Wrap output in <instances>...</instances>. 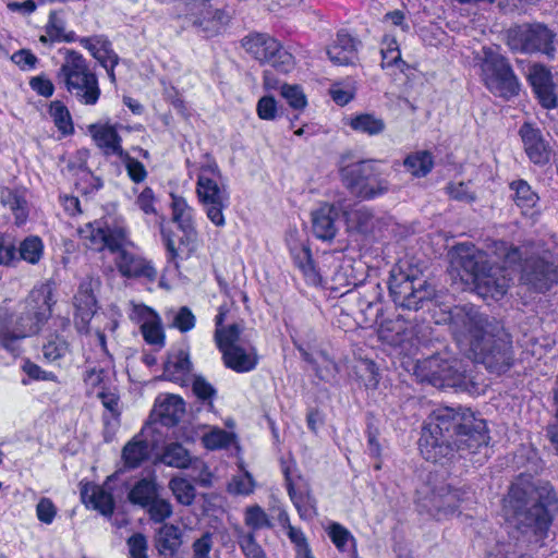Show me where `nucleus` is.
I'll list each match as a JSON object with an SVG mask.
<instances>
[{
  "mask_svg": "<svg viewBox=\"0 0 558 558\" xmlns=\"http://www.w3.org/2000/svg\"><path fill=\"white\" fill-rule=\"evenodd\" d=\"M489 436L486 422L469 409H435L427 417L418 440L422 457L432 462L481 453L487 450Z\"/></svg>",
  "mask_w": 558,
  "mask_h": 558,
  "instance_id": "1",
  "label": "nucleus"
},
{
  "mask_svg": "<svg viewBox=\"0 0 558 558\" xmlns=\"http://www.w3.org/2000/svg\"><path fill=\"white\" fill-rule=\"evenodd\" d=\"M446 320L459 347L492 373H505L513 363L511 337L496 320H490L472 304L449 308Z\"/></svg>",
  "mask_w": 558,
  "mask_h": 558,
  "instance_id": "2",
  "label": "nucleus"
},
{
  "mask_svg": "<svg viewBox=\"0 0 558 558\" xmlns=\"http://www.w3.org/2000/svg\"><path fill=\"white\" fill-rule=\"evenodd\" d=\"M506 508L511 513L518 542L532 547L544 546L558 511V499L551 485L520 475L510 487Z\"/></svg>",
  "mask_w": 558,
  "mask_h": 558,
  "instance_id": "3",
  "label": "nucleus"
},
{
  "mask_svg": "<svg viewBox=\"0 0 558 558\" xmlns=\"http://www.w3.org/2000/svg\"><path fill=\"white\" fill-rule=\"evenodd\" d=\"M492 252L497 260H492L488 253L477 250L474 245L459 244L456 246L453 266L466 283L472 282L478 295L484 299H501L512 281L511 266L521 259V252L507 242L493 244Z\"/></svg>",
  "mask_w": 558,
  "mask_h": 558,
  "instance_id": "4",
  "label": "nucleus"
},
{
  "mask_svg": "<svg viewBox=\"0 0 558 558\" xmlns=\"http://www.w3.org/2000/svg\"><path fill=\"white\" fill-rule=\"evenodd\" d=\"M83 244L94 251L114 254V265L124 278L154 282L157 270L151 262L135 252L129 229L122 219L107 218L86 223L78 229Z\"/></svg>",
  "mask_w": 558,
  "mask_h": 558,
  "instance_id": "5",
  "label": "nucleus"
},
{
  "mask_svg": "<svg viewBox=\"0 0 558 558\" xmlns=\"http://www.w3.org/2000/svg\"><path fill=\"white\" fill-rule=\"evenodd\" d=\"M53 289L50 283L33 288L23 302V311L11 314L0 310V348L11 354L20 353V341L35 335L50 318L52 313Z\"/></svg>",
  "mask_w": 558,
  "mask_h": 558,
  "instance_id": "6",
  "label": "nucleus"
},
{
  "mask_svg": "<svg viewBox=\"0 0 558 558\" xmlns=\"http://www.w3.org/2000/svg\"><path fill=\"white\" fill-rule=\"evenodd\" d=\"M471 362L440 352L416 362L414 374L422 383L436 388H454L470 395H480L483 389L473 374Z\"/></svg>",
  "mask_w": 558,
  "mask_h": 558,
  "instance_id": "7",
  "label": "nucleus"
},
{
  "mask_svg": "<svg viewBox=\"0 0 558 558\" xmlns=\"http://www.w3.org/2000/svg\"><path fill=\"white\" fill-rule=\"evenodd\" d=\"M58 77L78 104L95 106L98 102L101 95L98 76L82 53L66 49Z\"/></svg>",
  "mask_w": 558,
  "mask_h": 558,
  "instance_id": "8",
  "label": "nucleus"
},
{
  "mask_svg": "<svg viewBox=\"0 0 558 558\" xmlns=\"http://www.w3.org/2000/svg\"><path fill=\"white\" fill-rule=\"evenodd\" d=\"M196 195L210 222L218 228L225 227L223 211L229 207L230 194L216 161L208 159L201 165Z\"/></svg>",
  "mask_w": 558,
  "mask_h": 558,
  "instance_id": "9",
  "label": "nucleus"
},
{
  "mask_svg": "<svg viewBox=\"0 0 558 558\" xmlns=\"http://www.w3.org/2000/svg\"><path fill=\"white\" fill-rule=\"evenodd\" d=\"M340 177L347 190L362 201L380 197L390 186L381 161L375 159L349 163L340 169Z\"/></svg>",
  "mask_w": 558,
  "mask_h": 558,
  "instance_id": "10",
  "label": "nucleus"
},
{
  "mask_svg": "<svg viewBox=\"0 0 558 558\" xmlns=\"http://www.w3.org/2000/svg\"><path fill=\"white\" fill-rule=\"evenodd\" d=\"M477 60L484 85L495 96L510 99L520 92V82L508 59L498 48L483 47Z\"/></svg>",
  "mask_w": 558,
  "mask_h": 558,
  "instance_id": "11",
  "label": "nucleus"
},
{
  "mask_svg": "<svg viewBox=\"0 0 558 558\" xmlns=\"http://www.w3.org/2000/svg\"><path fill=\"white\" fill-rule=\"evenodd\" d=\"M389 292L396 305L408 310L417 311L427 302L437 303L436 290L430 283L402 271L391 274Z\"/></svg>",
  "mask_w": 558,
  "mask_h": 558,
  "instance_id": "12",
  "label": "nucleus"
},
{
  "mask_svg": "<svg viewBox=\"0 0 558 558\" xmlns=\"http://www.w3.org/2000/svg\"><path fill=\"white\" fill-rule=\"evenodd\" d=\"M555 34L543 24H522L510 27L506 33L509 49L520 53H543L554 57Z\"/></svg>",
  "mask_w": 558,
  "mask_h": 558,
  "instance_id": "13",
  "label": "nucleus"
},
{
  "mask_svg": "<svg viewBox=\"0 0 558 558\" xmlns=\"http://www.w3.org/2000/svg\"><path fill=\"white\" fill-rule=\"evenodd\" d=\"M242 46L254 59L269 64L278 72L288 73L294 66L293 56L267 34H250L242 39Z\"/></svg>",
  "mask_w": 558,
  "mask_h": 558,
  "instance_id": "14",
  "label": "nucleus"
},
{
  "mask_svg": "<svg viewBox=\"0 0 558 558\" xmlns=\"http://www.w3.org/2000/svg\"><path fill=\"white\" fill-rule=\"evenodd\" d=\"M415 502L420 512L442 520L457 511L460 502L459 492L445 485L433 488L428 483H424L416 488Z\"/></svg>",
  "mask_w": 558,
  "mask_h": 558,
  "instance_id": "15",
  "label": "nucleus"
},
{
  "mask_svg": "<svg viewBox=\"0 0 558 558\" xmlns=\"http://www.w3.org/2000/svg\"><path fill=\"white\" fill-rule=\"evenodd\" d=\"M521 281L536 292H546L558 283V264L548 251L532 254L524 259Z\"/></svg>",
  "mask_w": 558,
  "mask_h": 558,
  "instance_id": "16",
  "label": "nucleus"
},
{
  "mask_svg": "<svg viewBox=\"0 0 558 558\" xmlns=\"http://www.w3.org/2000/svg\"><path fill=\"white\" fill-rule=\"evenodd\" d=\"M184 19L198 33L209 37L226 24L227 15L223 10L214 8L211 0H191L185 7Z\"/></svg>",
  "mask_w": 558,
  "mask_h": 558,
  "instance_id": "17",
  "label": "nucleus"
},
{
  "mask_svg": "<svg viewBox=\"0 0 558 558\" xmlns=\"http://www.w3.org/2000/svg\"><path fill=\"white\" fill-rule=\"evenodd\" d=\"M180 232L181 234H178L165 226L160 228L167 262L173 264L175 268L179 267L180 262L189 259L197 250V231Z\"/></svg>",
  "mask_w": 558,
  "mask_h": 558,
  "instance_id": "18",
  "label": "nucleus"
},
{
  "mask_svg": "<svg viewBox=\"0 0 558 558\" xmlns=\"http://www.w3.org/2000/svg\"><path fill=\"white\" fill-rule=\"evenodd\" d=\"M193 364L190 359L187 347L181 345L173 348L163 365L162 376L165 379L185 386L194 376L192 374Z\"/></svg>",
  "mask_w": 558,
  "mask_h": 558,
  "instance_id": "19",
  "label": "nucleus"
},
{
  "mask_svg": "<svg viewBox=\"0 0 558 558\" xmlns=\"http://www.w3.org/2000/svg\"><path fill=\"white\" fill-rule=\"evenodd\" d=\"M527 81L544 108L553 109L557 107L558 99L554 90L551 72L545 65L538 63L531 65Z\"/></svg>",
  "mask_w": 558,
  "mask_h": 558,
  "instance_id": "20",
  "label": "nucleus"
},
{
  "mask_svg": "<svg viewBox=\"0 0 558 558\" xmlns=\"http://www.w3.org/2000/svg\"><path fill=\"white\" fill-rule=\"evenodd\" d=\"M524 150L535 165H546L550 160V147L542 131L531 123H524L520 130Z\"/></svg>",
  "mask_w": 558,
  "mask_h": 558,
  "instance_id": "21",
  "label": "nucleus"
},
{
  "mask_svg": "<svg viewBox=\"0 0 558 558\" xmlns=\"http://www.w3.org/2000/svg\"><path fill=\"white\" fill-rule=\"evenodd\" d=\"M131 318L142 323L141 331L148 344L158 348L165 345V331L156 312L146 305H134Z\"/></svg>",
  "mask_w": 558,
  "mask_h": 558,
  "instance_id": "22",
  "label": "nucleus"
},
{
  "mask_svg": "<svg viewBox=\"0 0 558 558\" xmlns=\"http://www.w3.org/2000/svg\"><path fill=\"white\" fill-rule=\"evenodd\" d=\"M341 210L340 205L325 203L312 211L313 234L323 241H331L338 231L336 221Z\"/></svg>",
  "mask_w": 558,
  "mask_h": 558,
  "instance_id": "23",
  "label": "nucleus"
},
{
  "mask_svg": "<svg viewBox=\"0 0 558 558\" xmlns=\"http://www.w3.org/2000/svg\"><path fill=\"white\" fill-rule=\"evenodd\" d=\"M74 307L75 327L78 332L85 333L88 331L89 322L96 313V299L90 281L86 280L81 282L74 295Z\"/></svg>",
  "mask_w": 558,
  "mask_h": 558,
  "instance_id": "24",
  "label": "nucleus"
},
{
  "mask_svg": "<svg viewBox=\"0 0 558 558\" xmlns=\"http://www.w3.org/2000/svg\"><path fill=\"white\" fill-rule=\"evenodd\" d=\"M88 133L104 155L120 157L125 151L122 147V138L118 133V125L109 123L90 124Z\"/></svg>",
  "mask_w": 558,
  "mask_h": 558,
  "instance_id": "25",
  "label": "nucleus"
},
{
  "mask_svg": "<svg viewBox=\"0 0 558 558\" xmlns=\"http://www.w3.org/2000/svg\"><path fill=\"white\" fill-rule=\"evenodd\" d=\"M288 495L295 507L299 517L304 521H311L317 517V500L307 483H293L287 481Z\"/></svg>",
  "mask_w": 558,
  "mask_h": 558,
  "instance_id": "26",
  "label": "nucleus"
},
{
  "mask_svg": "<svg viewBox=\"0 0 558 558\" xmlns=\"http://www.w3.org/2000/svg\"><path fill=\"white\" fill-rule=\"evenodd\" d=\"M509 187L512 191L514 204L524 216L535 218L539 215V196L525 180H514Z\"/></svg>",
  "mask_w": 558,
  "mask_h": 558,
  "instance_id": "27",
  "label": "nucleus"
},
{
  "mask_svg": "<svg viewBox=\"0 0 558 558\" xmlns=\"http://www.w3.org/2000/svg\"><path fill=\"white\" fill-rule=\"evenodd\" d=\"M77 41L100 65L121 61V58L114 51L112 43L107 35L97 34L80 37Z\"/></svg>",
  "mask_w": 558,
  "mask_h": 558,
  "instance_id": "28",
  "label": "nucleus"
},
{
  "mask_svg": "<svg viewBox=\"0 0 558 558\" xmlns=\"http://www.w3.org/2000/svg\"><path fill=\"white\" fill-rule=\"evenodd\" d=\"M359 43L350 34L340 31L327 49L330 61L336 65H348L356 60Z\"/></svg>",
  "mask_w": 558,
  "mask_h": 558,
  "instance_id": "29",
  "label": "nucleus"
},
{
  "mask_svg": "<svg viewBox=\"0 0 558 558\" xmlns=\"http://www.w3.org/2000/svg\"><path fill=\"white\" fill-rule=\"evenodd\" d=\"M290 254L294 266L301 271L305 282L310 286H319L322 276L312 258L311 250L302 243L290 244Z\"/></svg>",
  "mask_w": 558,
  "mask_h": 558,
  "instance_id": "30",
  "label": "nucleus"
},
{
  "mask_svg": "<svg viewBox=\"0 0 558 558\" xmlns=\"http://www.w3.org/2000/svg\"><path fill=\"white\" fill-rule=\"evenodd\" d=\"M82 501L88 508L99 511L102 515L110 517L114 511V499L110 492L102 486L87 483L81 488Z\"/></svg>",
  "mask_w": 558,
  "mask_h": 558,
  "instance_id": "31",
  "label": "nucleus"
},
{
  "mask_svg": "<svg viewBox=\"0 0 558 558\" xmlns=\"http://www.w3.org/2000/svg\"><path fill=\"white\" fill-rule=\"evenodd\" d=\"M221 353L225 365L236 373L251 372L258 363V355L255 349L246 350L241 345H236L225 349Z\"/></svg>",
  "mask_w": 558,
  "mask_h": 558,
  "instance_id": "32",
  "label": "nucleus"
},
{
  "mask_svg": "<svg viewBox=\"0 0 558 558\" xmlns=\"http://www.w3.org/2000/svg\"><path fill=\"white\" fill-rule=\"evenodd\" d=\"M158 414L163 425H175L185 413V402L178 395H162L156 400Z\"/></svg>",
  "mask_w": 558,
  "mask_h": 558,
  "instance_id": "33",
  "label": "nucleus"
},
{
  "mask_svg": "<svg viewBox=\"0 0 558 558\" xmlns=\"http://www.w3.org/2000/svg\"><path fill=\"white\" fill-rule=\"evenodd\" d=\"M0 199L1 205L12 213L17 226L25 223L29 209L24 191L5 189Z\"/></svg>",
  "mask_w": 558,
  "mask_h": 558,
  "instance_id": "34",
  "label": "nucleus"
},
{
  "mask_svg": "<svg viewBox=\"0 0 558 558\" xmlns=\"http://www.w3.org/2000/svg\"><path fill=\"white\" fill-rule=\"evenodd\" d=\"M171 210L172 221L178 225L180 231H196L195 209L184 197L172 195Z\"/></svg>",
  "mask_w": 558,
  "mask_h": 558,
  "instance_id": "35",
  "label": "nucleus"
},
{
  "mask_svg": "<svg viewBox=\"0 0 558 558\" xmlns=\"http://www.w3.org/2000/svg\"><path fill=\"white\" fill-rule=\"evenodd\" d=\"M46 34V36L40 37V41L46 43L49 38L51 41L72 43L78 39L74 32L65 33V21L58 11L50 12Z\"/></svg>",
  "mask_w": 558,
  "mask_h": 558,
  "instance_id": "36",
  "label": "nucleus"
},
{
  "mask_svg": "<svg viewBox=\"0 0 558 558\" xmlns=\"http://www.w3.org/2000/svg\"><path fill=\"white\" fill-rule=\"evenodd\" d=\"M158 495V485L154 478H142L135 483L129 493V500L146 508Z\"/></svg>",
  "mask_w": 558,
  "mask_h": 558,
  "instance_id": "37",
  "label": "nucleus"
},
{
  "mask_svg": "<svg viewBox=\"0 0 558 558\" xmlns=\"http://www.w3.org/2000/svg\"><path fill=\"white\" fill-rule=\"evenodd\" d=\"M381 66H397L401 71L404 68V61L401 59V51L396 36L391 34L384 35L380 41Z\"/></svg>",
  "mask_w": 558,
  "mask_h": 558,
  "instance_id": "38",
  "label": "nucleus"
},
{
  "mask_svg": "<svg viewBox=\"0 0 558 558\" xmlns=\"http://www.w3.org/2000/svg\"><path fill=\"white\" fill-rule=\"evenodd\" d=\"M160 461L171 468L186 469L192 462V457L181 444L170 442L163 447Z\"/></svg>",
  "mask_w": 558,
  "mask_h": 558,
  "instance_id": "39",
  "label": "nucleus"
},
{
  "mask_svg": "<svg viewBox=\"0 0 558 558\" xmlns=\"http://www.w3.org/2000/svg\"><path fill=\"white\" fill-rule=\"evenodd\" d=\"M149 456V447L146 440L134 437L122 450V458L128 468L134 469L141 465Z\"/></svg>",
  "mask_w": 558,
  "mask_h": 558,
  "instance_id": "40",
  "label": "nucleus"
},
{
  "mask_svg": "<svg viewBox=\"0 0 558 558\" xmlns=\"http://www.w3.org/2000/svg\"><path fill=\"white\" fill-rule=\"evenodd\" d=\"M349 125L352 130L369 136L383 133L386 128L384 120L372 113H361L352 117Z\"/></svg>",
  "mask_w": 558,
  "mask_h": 558,
  "instance_id": "41",
  "label": "nucleus"
},
{
  "mask_svg": "<svg viewBox=\"0 0 558 558\" xmlns=\"http://www.w3.org/2000/svg\"><path fill=\"white\" fill-rule=\"evenodd\" d=\"M403 166L414 177L422 178L432 171L433 156L427 150L415 151L404 159Z\"/></svg>",
  "mask_w": 558,
  "mask_h": 558,
  "instance_id": "42",
  "label": "nucleus"
},
{
  "mask_svg": "<svg viewBox=\"0 0 558 558\" xmlns=\"http://www.w3.org/2000/svg\"><path fill=\"white\" fill-rule=\"evenodd\" d=\"M166 317L169 320V326L181 332L192 330L196 324V317L187 306L171 308L167 311Z\"/></svg>",
  "mask_w": 558,
  "mask_h": 558,
  "instance_id": "43",
  "label": "nucleus"
},
{
  "mask_svg": "<svg viewBox=\"0 0 558 558\" xmlns=\"http://www.w3.org/2000/svg\"><path fill=\"white\" fill-rule=\"evenodd\" d=\"M180 546V530L173 524H165L159 529L157 548L160 554H174Z\"/></svg>",
  "mask_w": 558,
  "mask_h": 558,
  "instance_id": "44",
  "label": "nucleus"
},
{
  "mask_svg": "<svg viewBox=\"0 0 558 558\" xmlns=\"http://www.w3.org/2000/svg\"><path fill=\"white\" fill-rule=\"evenodd\" d=\"M244 524L254 533L263 529H271L272 522L267 512L259 505H251L244 509Z\"/></svg>",
  "mask_w": 558,
  "mask_h": 558,
  "instance_id": "45",
  "label": "nucleus"
},
{
  "mask_svg": "<svg viewBox=\"0 0 558 558\" xmlns=\"http://www.w3.org/2000/svg\"><path fill=\"white\" fill-rule=\"evenodd\" d=\"M190 383L192 384V391L196 399L208 410H211L217 396L215 387L199 375H194Z\"/></svg>",
  "mask_w": 558,
  "mask_h": 558,
  "instance_id": "46",
  "label": "nucleus"
},
{
  "mask_svg": "<svg viewBox=\"0 0 558 558\" xmlns=\"http://www.w3.org/2000/svg\"><path fill=\"white\" fill-rule=\"evenodd\" d=\"M49 114L58 130L63 134H70L73 132V122L70 112L63 102L60 100L52 101L49 107Z\"/></svg>",
  "mask_w": 558,
  "mask_h": 558,
  "instance_id": "47",
  "label": "nucleus"
},
{
  "mask_svg": "<svg viewBox=\"0 0 558 558\" xmlns=\"http://www.w3.org/2000/svg\"><path fill=\"white\" fill-rule=\"evenodd\" d=\"M19 252L23 260L35 265L43 256V241L38 236H27L20 244Z\"/></svg>",
  "mask_w": 558,
  "mask_h": 558,
  "instance_id": "48",
  "label": "nucleus"
},
{
  "mask_svg": "<svg viewBox=\"0 0 558 558\" xmlns=\"http://www.w3.org/2000/svg\"><path fill=\"white\" fill-rule=\"evenodd\" d=\"M169 488L171 489L178 502L184 506H190L193 504L195 499V487L186 478H172L169 483Z\"/></svg>",
  "mask_w": 558,
  "mask_h": 558,
  "instance_id": "49",
  "label": "nucleus"
},
{
  "mask_svg": "<svg viewBox=\"0 0 558 558\" xmlns=\"http://www.w3.org/2000/svg\"><path fill=\"white\" fill-rule=\"evenodd\" d=\"M241 330L236 324H232L228 327L216 328L215 341L220 352L225 349L236 347V342L240 338Z\"/></svg>",
  "mask_w": 558,
  "mask_h": 558,
  "instance_id": "50",
  "label": "nucleus"
},
{
  "mask_svg": "<svg viewBox=\"0 0 558 558\" xmlns=\"http://www.w3.org/2000/svg\"><path fill=\"white\" fill-rule=\"evenodd\" d=\"M146 508L150 520L155 523H162L169 519L173 512L171 504L167 499L160 498L159 495H157Z\"/></svg>",
  "mask_w": 558,
  "mask_h": 558,
  "instance_id": "51",
  "label": "nucleus"
},
{
  "mask_svg": "<svg viewBox=\"0 0 558 558\" xmlns=\"http://www.w3.org/2000/svg\"><path fill=\"white\" fill-rule=\"evenodd\" d=\"M69 350V343L59 336L51 337L43 347V355L48 362L63 357Z\"/></svg>",
  "mask_w": 558,
  "mask_h": 558,
  "instance_id": "52",
  "label": "nucleus"
},
{
  "mask_svg": "<svg viewBox=\"0 0 558 558\" xmlns=\"http://www.w3.org/2000/svg\"><path fill=\"white\" fill-rule=\"evenodd\" d=\"M280 94L294 110H303L307 105L306 96L298 85L283 84L280 87Z\"/></svg>",
  "mask_w": 558,
  "mask_h": 558,
  "instance_id": "53",
  "label": "nucleus"
},
{
  "mask_svg": "<svg viewBox=\"0 0 558 558\" xmlns=\"http://www.w3.org/2000/svg\"><path fill=\"white\" fill-rule=\"evenodd\" d=\"M231 435L222 428H213L206 433L202 441L207 449L216 450L227 448L231 444Z\"/></svg>",
  "mask_w": 558,
  "mask_h": 558,
  "instance_id": "54",
  "label": "nucleus"
},
{
  "mask_svg": "<svg viewBox=\"0 0 558 558\" xmlns=\"http://www.w3.org/2000/svg\"><path fill=\"white\" fill-rule=\"evenodd\" d=\"M119 158L121 162L124 165L129 178L134 183H141L146 180L147 171L141 161L130 156L128 151H124Z\"/></svg>",
  "mask_w": 558,
  "mask_h": 558,
  "instance_id": "55",
  "label": "nucleus"
},
{
  "mask_svg": "<svg viewBox=\"0 0 558 558\" xmlns=\"http://www.w3.org/2000/svg\"><path fill=\"white\" fill-rule=\"evenodd\" d=\"M239 545L246 558H266L262 546L257 543L252 532L241 534L239 536Z\"/></svg>",
  "mask_w": 558,
  "mask_h": 558,
  "instance_id": "56",
  "label": "nucleus"
},
{
  "mask_svg": "<svg viewBox=\"0 0 558 558\" xmlns=\"http://www.w3.org/2000/svg\"><path fill=\"white\" fill-rule=\"evenodd\" d=\"M255 482L248 472H243L233 476L229 483V492L235 495L247 496L254 492Z\"/></svg>",
  "mask_w": 558,
  "mask_h": 558,
  "instance_id": "57",
  "label": "nucleus"
},
{
  "mask_svg": "<svg viewBox=\"0 0 558 558\" xmlns=\"http://www.w3.org/2000/svg\"><path fill=\"white\" fill-rule=\"evenodd\" d=\"M327 534L333 545L341 551L345 550L348 542L353 538L350 531L337 522L329 524Z\"/></svg>",
  "mask_w": 558,
  "mask_h": 558,
  "instance_id": "58",
  "label": "nucleus"
},
{
  "mask_svg": "<svg viewBox=\"0 0 558 558\" xmlns=\"http://www.w3.org/2000/svg\"><path fill=\"white\" fill-rule=\"evenodd\" d=\"M58 513V509L50 498L41 497L36 505V517L44 524H51Z\"/></svg>",
  "mask_w": 558,
  "mask_h": 558,
  "instance_id": "59",
  "label": "nucleus"
},
{
  "mask_svg": "<svg viewBox=\"0 0 558 558\" xmlns=\"http://www.w3.org/2000/svg\"><path fill=\"white\" fill-rule=\"evenodd\" d=\"M11 60L22 71L34 70L38 63V58L28 49H21L11 56Z\"/></svg>",
  "mask_w": 558,
  "mask_h": 558,
  "instance_id": "60",
  "label": "nucleus"
},
{
  "mask_svg": "<svg viewBox=\"0 0 558 558\" xmlns=\"http://www.w3.org/2000/svg\"><path fill=\"white\" fill-rule=\"evenodd\" d=\"M31 88L39 96L49 98L54 93V85L45 74L33 76L29 80Z\"/></svg>",
  "mask_w": 558,
  "mask_h": 558,
  "instance_id": "61",
  "label": "nucleus"
},
{
  "mask_svg": "<svg viewBox=\"0 0 558 558\" xmlns=\"http://www.w3.org/2000/svg\"><path fill=\"white\" fill-rule=\"evenodd\" d=\"M214 541L210 533H204L192 545L193 558H210Z\"/></svg>",
  "mask_w": 558,
  "mask_h": 558,
  "instance_id": "62",
  "label": "nucleus"
},
{
  "mask_svg": "<svg viewBox=\"0 0 558 558\" xmlns=\"http://www.w3.org/2000/svg\"><path fill=\"white\" fill-rule=\"evenodd\" d=\"M256 112L262 120H275L277 117V102L271 96L262 97L256 106Z\"/></svg>",
  "mask_w": 558,
  "mask_h": 558,
  "instance_id": "63",
  "label": "nucleus"
},
{
  "mask_svg": "<svg viewBox=\"0 0 558 558\" xmlns=\"http://www.w3.org/2000/svg\"><path fill=\"white\" fill-rule=\"evenodd\" d=\"M128 546L131 558H147V539L143 534H133L128 539Z\"/></svg>",
  "mask_w": 558,
  "mask_h": 558,
  "instance_id": "64",
  "label": "nucleus"
}]
</instances>
